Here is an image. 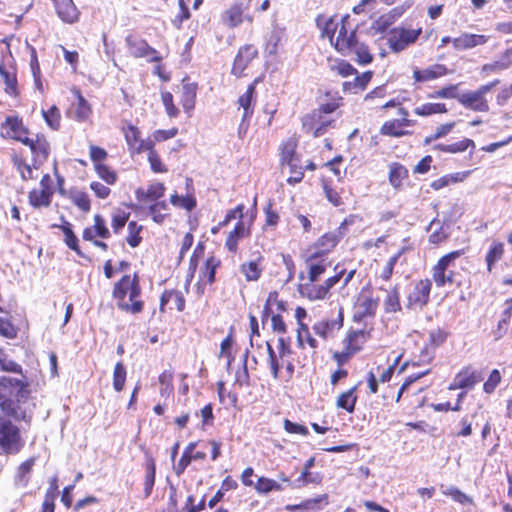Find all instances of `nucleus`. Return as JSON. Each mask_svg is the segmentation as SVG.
Segmentation results:
<instances>
[{"label":"nucleus","instance_id":"f257e3e1","mask_svg":"<svg viewBox=\"0 0 512 512\" xmlns=\"http://www.w3.org/2000/svg\"><path fill=\"white\" fill-rule=\"evenodd\" d=\"M140 286L137 276L125 275L114 286L113 296L121 310L139 313L142 311L143 303L138 300Z\"/></svg>","mask_w":512,"mask_h":512},{"label":"nucleus","instance_id":"f03ea898","mask_svg":"<svg viewBox=\"0 0 512 512\" xmlns=\"http://www.w3.org/2000/svg\"><path fill=\"white\" fill-rule=\"evenodd\" d=\"M498 80L491 82L486 85L480 86L475 91H468L459 94L457 97L458 102L467 109H471L476 112H487L489 110L488 101L485 95L491 91L493 87L498 84Z\"/></svg>","mask_w":512,"mask_h":512},{"label":"nucleus","instance_id":"7ed1b4c3","mask_svg":"<svg viewBox=\"0 0 512 512\" xmlns=\"http://www.w3.org/2000/svg\"><path fill=\"white\" fill-rule=\"evenodd\" d=\"M356 32L346 17L340 19V26L334 36L333 43L335 49L343 55L351 54V47L356 40Z\"/></svg>","mask_w":512,"mask_h":512},{"label":"nucleus","instance_id":"20e7f679","mask_svg":"<svg viewBox=\"0 0 512 512\" xmlns=\"http://www.w3.org/2000/svg\"><path fill=\"white\" fill-rule=\"evenodd\" d=\"M422 29H406L397 27L390 31L388 37V44L392 51L398 53L406 49L409 45L416 42Z\"/></svg>","mask_w":512,"mask_h":512},{"label":"nucleus","instance_id":"39448f33","mask_svg":"<svg viewBox=\"0 0 512 512\" xmlns=\"http://www.w3.org/2000/svg\"><path fill=\"white\" fill-rule=\"evenodd\" d=\"M267 351L269 356V366L273 378L288 382L294 373V365L290 357H285V360L280 359L279 355H277L269 343H267Z\"/></svg>","mask_w":512,"mask_h":512},{"label":"nucleus","instance_id":"423d86ee","mask_svg":"<svg viewBox=\"0 0 512 512\" xmlns=\"http://www.w3.org/2000/svg\"><path fill=\"white\" fill-rule=\"evenodd\" d=\"M461 251L450 252L441 257L433 268V280L438 287L444 286L446 283L453 281V272L449 270L453 262L461 256Z\"/></svg>","mask_w":512,"mask_h":512},{"label":"nucleus","instance_id":"0eeeda50","mask_svg":"<svg viewBox=\"0 0 512 512\" xmlns=\"http://www.w3.org/2000/svg\"><path fill=\"white\" fill-rule=\"evenodd\" d=\"M431 281L428 279L416 282L407 296V307L421 310L429 301Z\"/></svg>","mask_w":512,"mask_h":512},{"label":"nucleus","instance_id":"6e6552de","mask_svg":"<svg viewBox=\"0 0 512 512\" xmlns=\"http://www.w3.org/2000/svg\"><path fill=\"white\" fill-rule=\"evenodd\" d=\"M19 432L11 422H2L0 424V447L8 452L15 453L19 451Z\"/></svg>","mask_w":512,"mask_h":512},{"label":"nucleus","instance_id":"1a4fd4ad","mask_svg":"<svg viewBox=\"0 0 512 512\" xmlns=\"http://www.w3.org/2000/svg\"><path fill=\"white\" fill-rule=\"evenodd\" d=\"M332 120L323 116L320 112H313L307 115L303 120V128L307 133H310L314 137L323 135L328 126H330Z\"/></svg>","mask_w":512,"mask_h":512},{"label":"nucleus","instance_id":"9d476101","mask_svg":"<svg viewBox=\"0 0 512 512\" xmlns=\"http://www.w3.org/2000/svg\"><path fill=\"white\" fill-rule=\"evenodd\" d=\"M482 380L480 372L466 367L461 370L449 385V390L472 388Z\"/></svg>","mask_w":512,"mask_h":512},{"label":"nucleus","instance_id":"9b49d317","mask_svg":"<svg viewBox=\"0 0 512 512\" xmlns=\"http://www.w3.org/2000/svg\"><path fill=\"white\" fill-rule=\"evenodd\" d=\"M165 186L163 183L155 182L150 184L147 189L138 188L135 191L137 201L142 205L149 206L162 198L165 194Z\"/></svg>","mask_w":512,"mask_h":512},{"label":"nucleus","instance_id":"f8f14e48","mask_svg":"<svg viewBox=\"0 0 512 512\" xmlns=\"http://www.w3.org/2000/svg\"><path fill=\"white\" fill-rule=\"evenodd\" d=\"M126 43L130 54L136 58L149 57V61L153 62H157L161 59L156 50L151 48L144 40L127 37Z\"/></svg>","mask_w":512,"mask_h":512},{"label":"nucleus","instance_id":"ddd939ff","mask_svg":"<svg viewBox=\"0 0 512 512\" xmlns=\"http://www.w3.org/2000/svg\"><path fill=\"white\" fill-rule=\"evenodd\" d=\"M344 225L345 222H343L337 230L328 232L321 236L315 244L316 251L313 253L316 256H322L323 254L330 252L343 237L344 232H342V228Z\"/></svg>","mask_w":512,"mask_h":512},{"label":"nucleus","instance_id":"4468645a","mask_svg":"<svg viewBox=\"0 0 512 512\" xmlns=\"http://www.w3.org/2000/svg\"><path fill=\"white\" fill-rule=\"evenodd\" d=\"M448 69L443 64H434L424 69L415 68L413 79L416 82H428L447 75Z\"/></svg>","mask_w":512,"mask_h":512},{"label":"nucleus","instance_id":"2eb2a0df","mask_svg":"<svg viewBox=\"0 0 512 512\" xmlns=\"http://www.w3.org/2000/svg\"><path fill=\"white\" fill-rule=\"evenodd\" d=\"M1 134L3 137L11 138L24 143L27 132L22 122L17 118L8 117L2 125Z\"/></svg>","mask_w":512,"mask_h":512},{"label":"nucleus","instance_id":"dca6fc26","mask_svg":"<svg viewBox=\"0 0 512 512\" xmlns=\"http://www.w3.org/2000/svg\"><path fill=\"white\" fill-rule=\"evenodd\" d=\"M316 281L308 280L301 283L298 287V291L302 297H305L311 301L323 300L329 294L327 287L323 284H316Z\"/></svg>","mask_w":512,"mask_h":512},{"label":"nucleus","instance_id":"f3484780","mask_svg":"<svg viewBox=\"0 0 512 512\" xmlns=\"http://www.w3.org/2000/svg\"><path fill=\"white\" fill-rule=\"evenodd\" d=\"M257 53V49L252 45L242 47L234 60L232 73L240 76L247 65L257 56Z\"/></svg>","mask_w":512,"mask_h":512},{"label":"nucleus","instance_id":"a211bd4d","mask_svg":"<svg viewBox=\"0 0 512 512\" xmlns=\"http://www.w3.org/2000/svg\"><path fill=\"white\" fill-rule=\"evenodd\" d=\"M414 125V121L408 118L393 119L386 121L381 129L380 133L385 136L401 137L407 134L404 127H410Z\"/></svg>","mask_w":512,"mask_h":512},{"label":"nucleus","instance_id":"6ab92c4d","mask_svg":"<svg viewBox=\"0 0 512 512\" xmlns=\"http://www.w3.org/2000/svg\"><path fill=\"white\" fill-rule=\"evenodd\" d=\"M28 146L34 155V162L42 164L48 157L49 144L44 137L37 136L36 139L25 138L23 143Z\"/></svg>","mask_w":512,"mask_h":512},{"label":"nucleus","instance_id":"aec40b11","mask_svg":"<svg viewBox=\"0 0 512 512\" xmlns=\"http://www.w3.org/2000/svg\"><path fill=\"white\" fill-rule=\"evenodd\" d=\"M297 140L290 138L280 146V161L282 166L298 167L300 159L296 154Z\"/></svg>","mask_w":512,"mask_h":512},{"label":"nucleus","instance_id":"412c9836","mask_svg":"<svg viewBox=\"0 0 512 512\" xmlns=\"http://www.w3.org/2000/svg\"><path fill=\"white\" fill-rule=\"evenodd\" d=\"M249 235L250 228L245 225L244 221H238L234 229L229 232L225 241V247L229 252L236 253L239 241Z\"/></svg>","mask_w":512,"mask_h":512},{"label":"nucleus","instance_id":"4be33fe9","mask_svg":"<svg viewBox=\"0 0 512 512\" xmlns=\"http://www.w3.org/2000/svg\"><path fill=\"white\" fill-rule=\"evenodd\" d=\"M58 16L66 23L78 21L79 11L72 0H54Z\"/></svg>","mask_w":512,"mask_h":512},{"label":"nucleus","instance_id":"5701e85b","mask_svg":"<svg viewBox=\"0 0 512 512\" xmlns=\"http://www.w3.org/2000/svg\"><path fill=\"white\" fill-rule=\"evenodd\" d=\"M487 41L488 37L485 35L463 33L459 37L454 38L452 44L456 50H466L483 45Z\"/></svg>","mask_w":512,"mask_h":512},{"label":"nucleus","instance_id":"b1692460","mask_svg":"<svg viewBox=\"0 0 512 512\" xmlns=\"http://www.w3.org/2000/svg\"><path fill=\"white\" fill-rule=\"evenodd\" d=\"M286 39V28L278 24L273 25L266 37L265 50L269 55H275L279 45Z\"/></svg>","mask_w":512,"mask_h":512},{"label":"nucleus","instance_id":"393cba45","mask_svg":"<svg viewBox=\"0 0 512 512\" xmlns=\"http://www.w3.org/2000/svg\"><path fill=\"white\" fill-rule=\"evenodd\" d=\"M308 264V280L317 281L322 274L330 266V262L322 256H316L312 253L307 261Z\"/></svg>","mask_w":512,"mask_h":512},{"label":"nucleus","instance_id":"a878e982","mask_svg":"<svg viewBox=\"0 0 512 512\" xmlns=\"http://www.w3.org/2000/svg\"><path fill=\"white\" fill-rule=\"evenodd\" d=\"M169 309H177L183 311L185 308V299L182 292L177 290L165 291L160 300V309L164 311L165 307Z\"/></svg>","mask_w":512,"mask_h":512},{"label":"nucleus","instance_id":"bb28decb","mask_svg":"<svg viewBox=\"0 0 512 512\" xmlns=\"http://www.w3.org/2000/svg\"><path fill=\"white\" fill-rule=\"evenodd\" d=\"M316 24L321 31L322 37H327L330 40V43H333L334 36L340 26V20L320 15L316 19Z\"/></svg>","mask_w":512,"mask_h":512},{"label":"nucleus","instance_id":"cd10ccee","mask_svg":"<svg viewBox=\"0 0 512 512\" xmlns=\"http://www.w3.org/2000/svg\"><path fill=\"white\" fill-rule=\"evenodd\" d=\"M378 307V301L367 295H361L355 304V313L360 318L372 316Z\"/></svg>","mask_w":512,"mask_h":512},{"label":"nucleus","instance_id":"c85d7f7f","mask_svg":"<svg viewBox=\"0 0 512 512\" xmlns=\"http://www.w3.org/2000/svg\"><path fill=\"white\" fill-rule=\"evenodd\" d=\"M261 260L262 256L259 255L256 259L241 264L240 272L247 281H257L260 278L263 271L260 265Z\"/></svg>","mask_w":512,"mask_h":512},{"label":"nucleus","instance_id":"c756f323","mask_svg":"<svg viewBox=\"0 0 512 512\" xmlns=\"http://www.w3.org/2000/svg\"><path fill=\"white\" fill-rule=\"evenodd\" d=\"M197 85L195 83L184 82L182 84L181 103L186 113H190L195 107Z\"/></svg>","mask_w":512,"mask_h":512},{"label":"nucleus","instance_id":"7c9ffc66","mask_svg":"<svg viewBox=\"0 0 512 512\" xmlns=\"http://www.w3.org/2000/svg\"><path fill=\"white\" fill-rule=\"evenodd\" d=\"M243 7L241 3H235L231 7H229L222 15L223 23L230 27L234 28L240 25L243 21Z\"/></svg>","mask_w":512,"mask_h":512},{"label":"nucleus","instance_id":"2f4dec72","mask_svg":"<svg viewBox=\"0 0 512 512\" xmlns=\"http://www.w3.org/2000/svg\"><path fill=\"white\" fill-rule=\"evenodd\" d=\"M407 177L408 170L403 165L399 163L390 164L389 182L395 189H399Z\"/></svg>","mask_w":512,"mask_h":512},{"label":"nucleus","instance_id":"473e14b6","mask_svg":"<svg viewBox=\"0 0 512 512\" xmlns=\"http://www.w3.org/2000/svg\"><path fill=\"white\" fill-rule=\"evenodd\" d=\"M52 194V190L33 189L29 192V203L35 208L47 207L51 203Z\"/></svg>","mask_w":512,"mask_h":512},{"label":"nucleus","instance_id":"72a5a7b5","mask_svg":"<svg viewBox=\"0 0 512 512\" xmlns=\"http://www.w3.org/2000/svg\"><path fill=\"white\" fill-rule=\"evenodd\" d=\"M354 53L356 55V62L360 65H367L372 62L373 56L368 48V46L358 40L354 41L351 47V54Z\"/></svg>","mask_w":512,"mask_h":512},{"label":"nucleus","instance_id":"f704fd0d","mask_svg":"<svg viewBox=\"0 0 512 512\" xmlns=\"http://www.w3.org/2000/svg\"><path fill=\"white\" fill-rule=\"evenodd\" d=\"M504 255V244L499 241H493L486 254L485 261L487 263V269L489 272L492 271L493 265L498 262Z\"/></svg>","mask_w":512,"mask_h":512},{"label":"nucleus","instance_id":"c9c22d12","mask_svg":"<svg viewBox=\"0 0 512 512\" xmlns=\"http://www.w3.org/2000/svg\"><path fill=\"white\" fill-rule=\"evenodd\" d=\"M14 164L19 171L21 178L25 181L38 178L39 164L35 163L33 166L24 163L21 159L15 158Z\"/></svg>","mask_w":512,"mask_h":512},{"label":"nucleus","instance_id":"e433bc0d","mask_svg":"<svg viewBox=\"0 0 512 512\" xmlns=\"http://www.w3.org/2000/svg\"><path fill=\"white\" fill-rule=\"evenodd\" d=\"M372 78V72L367 71L361 74L360 76H356L352 82H345L343 84L345 90H350L353 93H357L358 91H363Z\"/></svg>","mask_w":512,"mask_h":512},{"label":"nucleus","instance_id":"4c0bfd02","mask_svg":"<svg viewBox=\"0 0 512 512\" xmlns=\"http://www.w3.org/2000/svg\"><path fill=\"white\" fill-rule=\"evenodd\" d=\"M0 75L6 86L5 91L10 95L16 96L18 94V90L15 72L12 69H5V67L0 64Z\"/></svg>","mask_w":512,"mask_h":512},{"label":"nucleus","instance_id":"58836bf2","mask_svg":"<svg viewBox=\"0 0 512 512\" xmlns=\"http://www.w3.org/2000/svg\"><path fill=\"white\" fill-rule=\"evenodd\" d=\"M447 108L444 103H424L420 106H417L414 109V113L418 116H430L433 114H442L446 113Z\"/></svg>","mask_w":512,"mask_h":512},{"label":"nucleus","instance_id":"ea45409f","mask_svg":"<svg viewBox=\"0 0 512 512\" xmlns=\"http://www.w3.org/2000/svg\"><path fill=\"white\" fill-rule=\"evenodd\" d=\"M148 211L153 221L157 224H161L168 215V205L165 201L155 202L148 206Z\"/></svg>","mask_w":512,"mask_h":512},{"label":"nucleus","instance_id":"a19ab883","mask_svg":"<svg viewBox=\"0 0 512 512\" xmlns=\"http://www.w3.org/2000/svg\"><path fill=\"white\" fill-rule=\"evenodd\" d=\"M35 459L30 458L23 462L19 467L17 471V475L15 477V484L18 487H25L28 483V474L31 472L32 467L34 466Z\"/></svg>","mask_w":512,"mask_h":512},{"label":"nucleus","instance_id":"79ce46f5","mask_svg":"<svg viewBox=\"0 0 512 512\" xmlns=\"http://www.w3.org/2000/svg\"><path fill=\"white\" fill-rule=\"evenodd\" d=\"M254 488L259 494H268L272 491H281L283 489L277 481L266 477H259Z\"/></svg>","mask_w":512,"mask_h":512},{"label":"nucleus","instance_id":"37998d69","mask_svg":"<svg viewBox=\"0 0 512 512\" xmlns=\"http://www.w3.org/2000/svg\"><path fill=\"white\" fill-rule=\"evenodd\" d=\"M220 265V260L215 257H209L204 267L201 269V279L203 281H207L208 283H212L215 280V271L217 267Z\"/></svg>","mask_w":512,"mask_h":512},{"label":"nucleus","instance_id":"c03bdc74","mask_svg":"<svg viewBox=\"0 0 512 512\" xmlns=\"http://www.w3.org/2000/svg\"><path fill=\"white\" fill-rule=\"evenodd\" d=\"M195 447H196V443L191 442L185 448L178 464L176 466H174V470L177 475H181L185 471V469L188 467V465L191 463L192 453L194 452Z\"/></svg>","mask_w":512,"mask_h":512},{"label":"nucleus","instance_id":"a18cd8bd","mask_svg":"<svg viewBox=\"0 0 512 512\" xmlns=\"http://www.w3.org/2000/svg\"><path fill=\"white\" fill-rule=\"evenodd\" d=\"M436 147H437V149H439V150H441L443 152L459 153V152L465 151L469 147L474 148L475 144L470 139H463L461 141H458V142H455V143H452V144H448V145L439 144Z\"/></svg>","mask_w":512,"mask_h":512},{"label":"nucleus","instance_id":"49530a36","mask_svg":"<svg viewBox=\"0 0 512 512\" xmlns=\"http://www.w3.org/2000/svg\"><path fill=\"white\" fill-rule=\"evenodd\" d=\"M254 93L255 86L254 84H250L247 87V90L238 99L239 106L244 109L243 118H246L252 114V110L250 108L253 101Z\"/></svg>","mask_w":512,"mask_h":512},{"label":"nucleus","instance_id":"de8ad7c7","mask_svg":"<svg viewBox=\"0 0 512 512\" xmlns=\"http://www.w3.org/2000/svg\"><path fill=\"white\" fill-rule=\"evenodd\" d=\"M354 392L355 387L340 394L337 399V406L339 408L345 409L348 412H353L357 399Z\"/></svg>","mask_w":512,"mask_h":512},{"label":"nucleus","instance_id":"09e8293b","mask_svg":"<svg viewBox=\"0 0 512 512\" xmlns=\"http://www.w3.org/2000/svg\"><path fill=\"white\" fill-rule=\"evenodd\" d=\"M125 140L131 151H135L137 145L140 143V131L133 125H128L123 129Z\"/></svg>","mask_w":512,"mask_h":512},{"label":"nucleus","instance_id":"8fccbe9b","mask_svg":"<svg viewBox=\"0 0 512 512\" xmlns=\"http://www.w3.org/2000/svg\"><path fill=\"white\" fill-rule=\"evenodd\" d=\"M384 308L388 313L397 312L401 309L400 297L396 288L387 292V297L384 301Z\"/></svg>","mask_w":512,"mask_h":512},{"label":"nucleus","instance_id":"3c124183","mask_svg":"<svg viewBox=\"0 0 512 512\" xmlns=\"http://www.w3.org/2000/svg\"><path fill=\"white\" fill-rule=\"evenodd\" d=\"M458 85H449L443 87L437 91L428 94L430 99H457L459 94L457 93Z\"/></svg>","mask_w":512,"mask_h":512},{"label":"nucleus","instance_id":"603ef678","mask_svg":"<svg viewBox=\"0 0 512 512\" xmlns=\"http://www.w3.org/2000/svg\"><path fill=\"white\" fill-rule=\"evenodd\" d=\"M442 493L446 496L451 497L454 501L460 504L465 505L472 503V499L468 495H466L465 493H463L454 486H449L445 488L442 487Z\"/></svg>","mask_w":512,"mask_h":512},{"label":"nucleus","instance_id":"864d4df0","mask_svg":"<svg viewBox=\"0 0 512 512\" xmlns=\"http://www.w3.org/2000/svg\"><path fill=\"white\" fill-rule=\"evenodd\" d=\"M297 342L299 347H304L306 342L311 348L317 347V341L310 335L308 327L305 324H300L297 329Z\"/></svg>","mask_w":512,"mask_h":512},{"label":"nucleus","instance_id":"5fc2aeb1","mask_svg":"<svg viewBox=\"0 0 512 512\" xmlns=\"http://www.w3.org/2000/svg\"><path fill=\"white\" fill-rule=\"evenodd\" d=\"M126 381V369L121 362L115 365L113 372V387L116 391H121Z\"/></svg>","mask_w":512,"mask_h":512},{"label":"nucleus","instance_id":"6e6d98bb","mask_svg":"<svg viewBox=\"0 0 512 512\" xmlns=\"http://www.w3.org/2000/svg\"><path fill=\"white\" fill-rule=\"evenodd\" d=\"M76 95L78 102L75 109V115L79 121H84L89 117L91 109L87 101L78 91L76 92Z\"/></svg>","mask_w":512,"mask_h":512},{"label":"nucleus","instance_id":"4d7b16f0","mask_svg":"<svg viewBox=\"0 0 512 512\" xmlns=\"http://www.w3.org/2000/svg\"><path fill=\"white\" fill-rule=\"evenodd\" d=\"M331 70L342 77H348L357 73V70L347 61L340 60L331 66Z\"/></svg>","mask_w":512,"mask_h":512},{"label":"nucleus","instance_id":"13d9d810","mask_svg":"<svg viewBox=\"0 0 512 512\" xmlns=\"http://www.w3.org/2000/svg\"><path fill=\"white\" fill-rule=\"evenodd\" d=\"M170 202L174 206L184 208L187 211H191L196 206L194 198L190 196H178L177 194H173L170 197Z\"/></svg>","mask_w":512,"mask_h":512},{"label":"nucleus","instance_id":"bf43d9fd","mask_svg":"<svg viewBox=\"0 0 512 512\" xmlns=\"http://www.w3.org/2000/svg\"><path fill=\"white\" fill-rule=\"evenodd\" d=\"M43 117L46 123L54 130H57L60 126V112L56 106H52L49 110H43Z\"/></svg>","mask_w":512,"mask_h":512},{"label":"nucleus","instance_id":"052dcab7","mask_svg":"<svg viewBox=\"0 0 512 512\" xmlns=\"http://www.w3.org/2000/svg\"><path fill=\"white\" fill-rule=\"evenodd\" d=\"M161 99L167 115L170 118L177 117L179 114V109L174 105L173 95L170 92L164 91L161 93Z\"/></svg>","mask_w":512,"mask_h":512},{"label":"nucleus","instance_id":"680f3d73","mask_svg":"<svg viewBox=\"0 0 512 512\" xmlns=\"http://www.w3.org/2000/svg\"><path fill=\"white\" fill-rule=\"evenodd\" d=\"M155 472H156L155 463L153 460H150L147 464L146 476H145V482H144V486H145L144 490H145L146 496H149L153 489L154 482H155Z\"/></svg>","mask_w":512,"mask_h":512},{"label":"nucleus","instance_id":"e2e57ef3","mask_svg":"<svg viewBox=\"0 0 512 512\" xmlns=\"http://www.w3.org/2000/svg\"><path fill=\"white\" fill-rule=\"evenodd\" d=\"M142 229V226L138 225L136 222L132 221L128 224L129 235L127 237V242L131 247H136L141 242V237L139 233Z\"/></svg>","mask_w":512,"mask_h":512},{"label":"nucleus","instance_id":"0e129e2a","mask_svg":"<svg viewBox=\"0 0 512 512\" xmlns=\"http://www.w3.org/2000/svg\"><path fill=\"white\" fill-rule=\"evenodd\" d=\"M363 335L362 331L350 332L343 342L344 349L346 351L353 350V354H355L360 349V346L357 344V340L358 338L363 337Z\"/></svg>","mask_w":512,"mask_h":512},{"label":"nucleus","instance_id":"69168bd1","mask_svg":"<svg viewBox=\"0 0 512 512\" xmlns=\"http://www.w3.org/2000/svg\"><path fill=\"white\" fill-rule=\"evenodd\" d=\"M98 176L103 179L107 184H114L116 181V174L103 163H97L95 166Z\"/></svg>","mask_w":512,"mask_h":512},{"label":"nucleus","instance_id":"338daca9","mask_svg":"<svg viewBox=\"0 0 512 512\" xmlns=\"http://www.w3.org/2000/svg\"><path fill=\"white\" fill-rule=\"evenodd\" d=\"M501 381V374L498 369L491 371L488 379L483 385V389L486 393H492Z\"/></svg>","mask_w":512,"mask_h":512},{"label":"nucleus","instance_id":"774afa93","mask_svg":"<svg viewBox=\"0 0 512 512\" xmlns=\"http://www.w3.org/2000/svg\"><path fill=\"white\" fill-rule=\"evenodd\" d=\"M129 213L122 210H117L112 215V228L115 232L122 229L128 221Z\"/></svg>","mask_w":512,"mask_h":512}]
</instances>
